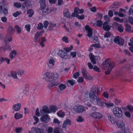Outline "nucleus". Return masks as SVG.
Segmentation results:
<instances>
[{
  "instance_id": "f257e3e1",
  "label": "nucleus",
  "mask_w": 133,
  "mask_h": 133,
  "mask_svg": "<svg viewBox=\"0 0 133 133\" xmlns=\"http://www.w3.org/2000/svg\"><path fill=\"white\" fill-rule=\"evenodd\" d=\"M99 92V87H97L96 88L95 86H93L91 88L89 93V97L92 99L91 101L94 104L101 105L103 106V103H101V99L96 95H98Z\"/></svg>"
},
{
  "instance_id": "f03ea898",
  "label": "nucleus",
  "mask_w": 133,
  "mask_h": 133,
  "mask_svg": "<svg viewBox=\"0 0 133 133\" xmlns=\"http://www.w3.org/2000/svg\"><path fill=\"white\" fill-rule=\"evenodd\" d=\"M59 75L56 72L52 73L50 72L45 73L43 76V79L45 81L51 82V87L57 86L59 83V82L55 81L59 77Z\"/></svg>"
},
{
  "instance_id": "7ed1b4c3",
  "label": "nucleus",
  "mask_w": 133,
  "mask_h": 133,
  "mask_svg": "<svg viewBox=\"0 0 133 133\" xmlns=\"http://www.w3.org/2000/svg\"><path fill=\"white\" fill-rule=\"evenodd\" d=\"M115 66V63L113 62H110L109 60L107 59L103 62L102 64V68L104 70H107V71L105 72L106 75L109 74L110 72Z\"/></svg>"
},
{
  "instance_id": "20e7f679",
  "label": "nucleus",
  "mask_w": 133,
  "mask_h": 133,
  "mask_svg": "<svg viewBox=\"0 0 133 133\" xmlns=\"http://www.w3.org/2000/svg\"><path fill=\"white\" fill-rule=\"evenodd\" d=\"M112 111L116 117L119 118L122 117L123 113L120 108L117 107H115Z\"/></svg>"
},
{
  "instance_id": "39448f33",
  "label": "nucleus",
  "mask_w": 133,
  "mask_h": 133,
  "mask_svg": "<svg viewBox=\"0 0 133 133\" xmlns=\"http://www.w3.org/2000/svg\"><path fill=\"white\" fill-rule=\"evenodd\" d=\"M58 55L61 58L64 59H68L70 58V56L68 54L67 52L62 50H59V51Z\"/></svg>"
},
{
  "instance_id": "423d86ee",
  "label": "nucleus",
  "mask_w": 133,
  "mask_h": 133,
  "mask_svg": "<svg viewBox=\"0 0 133 133\" xmlns=\"http://www.w3.org/2000/svg\"><path fill=\"white\" fill-rule=\"evenodd\" d=\"M5 5L3 2H0V13H3L4 15H6L8 14V9L5 8Z\"/></svg>"
},
{
  "instance_id": "0eeeda50",
  "label": "nucleus",
  "mask_w": 133,
  "mask_h": 133,
  "mask_svg": "<svg viewBox=\"0 0 133 133\" xmlns=\"http://www.w3.org/2000/svg\"><path fill=\"white\" fill-rule=\"evenodd\" d=\"M73 110L75 111L78 113H82L85 111L84 107L81 105L74 106Z\"/></svg>"
},
{
  "instance_id": "6e6552de",
  "label": "nucleus",
  "mask_w": 133,
  "mask_h": 133,
  "mask_svg": "<svg viewBox=\"0 0 133 133\" xmlns=\"http://www.w3.org/2000/svg\"><path fill=\"white\" fill-rule=\"evenodd\" d=\"M90 116L94 118L98 119L101 118L103 117L102 114L97 112L91 113L90 114Z\"/></svg>"
},
{
  "instance_id": "1a4fd4ad",
  "label": "nucleus",
  "mask_w": 133,
  "mask_h": 133,
  "mask_svg": "<svg viewBox=\"0 0 133 133\" xmlns=\"http://www.w3.org/2000/svg\"><path fill=\"white\" fill-rule=\"evenodd\" d=\"M114 41L115 43L121 45H123L124 44V40L119 36H117L115 38Z\"/></svg>"
},
{
  "instance_id": "9d476101",
  "label": "nucleus",
  "mask_w": 133,
  "mask_h": 133,
  "mask_svg": "<svg viewBox=\"0 0 133 133\" xmlns=\"http://www.w3.org/2000/svg\"><path fill=\"white\" fill-rule=\"evenodd\" d=\"M40 112L41 114L42 115L45 113H50L51 112L47 106H44L43 107L42 109L40 110Z\"/></svg>"
},
{
  "instance_id": "9b49d317",
  "label": "nucleus",
  "mask_w": 133,
  "mask_h": 133,
  "mask_svg": "<svg viewBox=\"0 0 133 133\" xmlns=\"http://www.w3.org/2000/svg\"><path fill=\"white\" fill-rule=\"evenodd\" d=\"M40 8L41 9L40 10V12H42V14L44 15H46L49 13V9L46 6H43L42 8L40 7Z\"/></svg>"
},
{
  "instance_id": "f8f14e48",
  "label": "nucleus",
  "mask_w": 133,
  "mask_h": 133,
  "mask_svg": "<svg viewBox=\"0 0 133 133\" xmlns=\"http://www.w3.org/2000/svg\"><path fill=\"white\" fill-rule=\"evenodd\" d=\"M85 29L88 32V36L89 37L92 36V34L93 30L89 25H86L85 27Z\"/></svg>"
},
{
  "instance_id": "ddd939ff",
  "label": "nucleus",
  "mask_w": 133,
  "mask_h": 133,
  "mask_svg": "<svg viewBox=\"0 0 133 133\" xmlns=\"http://www.w3.org/2000/svg\"><path fill=\"white\" fill-rule=\"evenodd\" d=\"M31 130L32 132H35V133H43L44 132L43 129L35 127L32 128Z\"/></svg>"
},
{
  "instance_id": "4468645a",
  "label": "nucleus",
  "mask_w": 133,
  "mask_h": 133,
  "mask_svg": "<svg viewBox=\"0 0 133 133\" xmlns=\"http://www.w3.org/2000/svg\"><path fill=\"white\" fill-rule=\"evenodd\" d=\"M111 26L109 25L108 22L105 21L103 24V28L104 30L108 31L110 29Z\"/></svg>"
},
{
  "instance_id": "2eb2a0df",
  "label": "nucleus",
  "mask_w": 133,
  "mask_h": 133,
  "mask_svg": "<svg viewBox=\"0 0 133 133\" xmlns=\"http://www.w3.org/2000/svg\"><path fill=\"white\" fill-rule=\"evenodd\" d=\"M117 125L122 131H124L125 129V125L124 123L121 121H118L117 123Z\"/></svg>"
},
{
  "instance_id": "dca6fc26",
  "label": "nucleus",
  "mask_w": 133,
  "mask_h": 133,
  "mask_svg": "<svg viewBox=\"0 0 133 133\" xmlns=\"http://www.w3.org/2000/svg\"><path fill=\"white\" fill-rule=\"evenodd\" d=\"M21 105L20 103H17L14 104L13 106L12 109L15 111H18L21 108Z\"/></svg>"
},
{
  "instance_id": "f3484780",
  "label": "nucleus",
  "mask_w": 133,
  "mask_h": 133,
  "mask_svg": "<svg viewBox=\"0 0 133 133\" xmlns=\"http://www.w3.org/2000/svg\"><path fill=\"white\" fill-rule=\"evenodd\" d=\"M114 25L118 27L117 30L120 32H122L123 31L124 28L122 25H119L116 22L114 23Z\"/></svg>"
},
{
  "instance_id": "a211bd4d",
  "label": "nucleus",
  "mask_w": 133,
  "mask_h": 133,
  "mask_svg": "<svg viewBox=\"0 0 133 133\" xmlns=\"http://www.w3.org/2000/svg\"><path fill=\"white\" fill-rule=\"evenodd\" d=\"M72 16L73 17H76L78 19L81 20L83 19L84 18V16L83 15L79 16L78 15H77L76 14H75V12H73L72 13Z\"/></svg>"
},
{
  "instance_id": "6ab92c4d",
  "label": "nucleus",
  "mask_w": 133,
  "mask_h": 133,
  "mask_svg": "<svg viewBox=\"0 0 133 133\" xmlns=\"http://www.w3.org/2000/svg\"><path fill=\"white\" fill-rule=\"evenodd\" d=\"M71 123V121L69 119H67L63 123L62 127L64 128H66L68 125H70Z\"/></svg>"
},
{
  "instance_id": "aec40b11",
  "label": "nucleus",
  "mask_w": 133,
  "mask_h": 133,
  "mask_svg": "<svg viewBox=\"0 0 133 133\" xmlns=\"http://www.w3.org/2000/svg\"><path fill=\"white\" fill-rule=\"evenodd\" d=\"M55 63V61L54 59H50L48 63V67L50 68H52L54 65Z\"/></svg>"
},
{
  "instance_id": "412c9836",
  "label": "nucleus",
  "mask_w": 133,
  "mask_h": 133,
  "mask_svg": "<svg viewBox=\"0 0 133 133\" xmlns=\"http://www.w3.org/2000/svg\"><path fill=\"white\" fill-rule=\"evenodd\" d=\"M17 54V53L15 50L12 51L10 53L9 57L11 59H13Z\"/></svg>"
},
{
  "instance_id": "4be33fe9",
  "label": "nucleus",
  "mask_w": 133,
  "mask_h": 133,
  "mask_svg": "<svg viewBox=\"0 0 133 133\" xmlns=\"http://www.w3.org/2000/svg\"><path fill=\"white\" fill-rule=\"evenodd\" d=\"M84 12V10L82 9H79L78 8H76L74 9V12L78 15V14H82Z\"/></svg>"
},
{
  "instance_id": "5701e85b",
  "label": "nucleus",
  "mask_w": 133,
  "mask_h": 133,
  "mask_svg": "<svg viewBox=\"0 0 133 133\" xmlns=\"http://www.w3.org/2000/svg\"><path fill=\"white\" fill-rule=\"evenodd\" d=\"M66 86L65 84H61L58 87V90L61 91H63L66 88Z\"/></svg>"
},
{
  "instance_id": "b1692460",
  "label": "nucleus",
  "mask_w": 133,
  "mask_h": 133,
  "mask_svg": "<svg viewBox=\"0 0 133 133\" xmlns=\"http://www.w3.org/2000/svg\"><path fill=\"white\" fill-rule=\"evenodd\" d=\"M101 102H102V104L103 103V104L104 105L103 106H102L101 105H98L99 106H101L102 107H103L105 106V105L108 108H109V107H113L114 105V104L113 103H104L102 101V100L101 99Z\"/></svg>"
},
{
  "instance_id": "393cba45",
  "label": "nucleus",
  "mask_w": 133,
  "mask_h": 133,
  "mask_svg": "<svg viewBox=\"0 0 133 133\" xmlns=\"http://www.w3.org/2000/svg\"><path fill=\"white\" fill-rule=\"evenodd\" d=\"M48 115H43L41 118V120L43 122H46L49 119Z\"/></svg>"
},
{
  "instance_id": "a878e982",
  "label": "nucleus",
  "mask_w": 133,
  "mask_h": 133,
  "mask_svg": "<svg viewBox=\"0 0 133 133\" xmlns=\"http://www.w3.org/2000/svg\"><path fill=\"white\" fill-rule=\"evenodd\" d=\"M10 76L12 77L14 79H18L17 76V73L14 71H11V72Z\"/></svg>"
},
{
  "instance_id": "bb28decb",
  "label": "nucleus",
  "mask_w": 133,
  "mask_h": 133,
  "mask_svg": "<svg viewBox=\"0 0 133 133\" xmlns=\"http://www.w3.org/2000/svg\"><path fill=\"white\" fill-rule=\"evenodd\" d=\"M108 119L110 121L112 124H114L115 123V120L113 117L112 115H109L108 117Z\"/></svg>"
},
{
  "instance_id": "cd10ccee",
  "label": "nucleus",
  "mask_w": 133,
  "mask_h": 133,
  "mask_svg": "<svg viewBox=\"0 0 133 133\" xmlns=\"http://www.w3.org/2000/svg\"><path fill=\"white\" fill-rule=\"evenodd\" d=\"M27 14L28 15L29 17H31L34 14V11L31 9H29L27 11Z\"/></svg>"
},
{
  "instance_id": "c85d7f7f",
  "label": "nucleus",
  "mask_w": 133,
  "mask_h": 133,
  "mask_svg": "<svg viewBox=\"0 0 133 133\" xmlns=\"http://www.w3.org/2000/svg\"><path fill=\"white\" fill-rule=\"evenodd\" d=\"M23 117L22 114H19L18 113H16L14 115V117L16 119H18L22 118Z\"/></svg>"
},
{
  "instance_id": "c756f323",
  "label": "nucleus",
  "mask_w": 133,
  "mask_h": 133,
  "mask_svg": "<svg viewBox=\"0 0 133 133\" xmlns=\"http://www.w3.org/2000/svg\"><path fill=\"white\" fill-rule=\"evenodd\" d=\"M90 59L91 60V62L94 64H96V62L95 60V57L94 55H89Z\"/></svg>"
},
{
  "instance_id": "7c9ffc66",
  "label": "nucleus",
  "mask_w": 133,
  "mask_h": 133,
  "mask_svg": "<svg viewBox=\"0 0 133 133\" xmlns=\"http://www.w3.org/2000/svg\"><path fill=\"white\" fill-rule=\"evenodd\" d=\"M50 111L52 112H55L57 110V109L56 107L54 105H51L50 107Z\"/></svg>"
},
{
  "instance_id": "2f4dec72",
  "label": "nucleus",
  "mask_w": 133,
  "mask_h": 133,
  "mask_svg": "<svg viewBox=\"0 0 133 133\" xmlns=\"http://www.w3.org/2000/svg\"><path fill=\"white\" fill-rule=\"evenodd\" d=\"M45 0H40L39 3H40L41 8H42L43 6H46Z\"/></svg>"
},
{
  "instance_id": "473e14b6",
  "label": "nucleus",
  "mask_w": 133,
  "mask_h": 133,
  "mask_svg": "<svg viewBox=\"0 0 133 133\" xmlns=\"http://www.w3.org/2000/svg\"><path fill=\"white\" fill-rule=\"evenodd\" d=\"M82 73L84 77H86V75L88 74L86 71V69L84 68H83L82 69Z\"/></svg>"
},
{
  "instance_id": "72a5a7b5",
  "label": "nucleus",
  "mask_w": 133,
  "mask_h": 133,
  "mask_svg": "<svg viewBox=\"0 0 133 133\" xmlns=\"http://www.w3.org/2000/svg\"><path fill=\"white\" fill-rule=\"evenodd\" d=\"M76 121L78 122H82L84 121V118L81 116H79L76 119Z\"/></svg>"
},
{
  "instance_id": "f704fd0d",
  "label": "nucleus",
  "mask_w": 133,
  "mask_h": 133,
  "mask_svg": "<svg viewBox=\"0 0 133 133\" xmlns=\"http://www.w3.org/2000/svg\"><path fill=\"white\" fill-rule=\"evenodd\" d=\"M125 30L126 31L131 32V26L129 25L126 24L125 26Z\"/></svg>"
},
{
  "instance_id": "c9c22d12",
  "label": "nucleus",
  "mask_w": 133,
  "mask_h": 133,
  "mask_svg": "<svg viewBox=\"0 0 133 133\" xmlns=\"http://www.w3.org/2000/svg\"><path fill=\"white\" fill-rule=\"evenodd\" d=\"M56 26V24L51 23L49 24L48 28L50 30H51L53 28L55 27Z\"/></svg>"
},
{
  "instance_id": "e433bc0d",
  "label": "nucleus",
  "mask_w": 133,
  "mask_h": 133,
  "mask_svg": "<svg viewBox=\"0 0 133 133\" xmlns=\"http://www.w3.org/2000/svg\"><path fill=\"white\" fill-rule=\"evenodd\" d=\"M22 14V12L21 11H17L12 14L13 16L15 17H16L19 15Z\"/></svg>"
},
{
  "instance_id": "4c0bfd02",
  "label": "nucleus",
  "mask_w": 133,
  "mask_h": 133,
  "mask_svg": "<svg viewBox=\"0 0 133 133\" xmlns=\"http://www.w3.org/2000/svg\"><path fill=\"white\" fill-rule=\"evenodd\" d=\"M40 36V34L38 32H37L35 35V38L34 41L35 42H36L37 41V39L39 38V37Z\"/></svg>"
},
{
  "instance_id": "58836bf2",
  "label": "nucleus",
  "mask_w": 133,
  "mask_h": 133,
  "mask_svg": "<svg viewBox=\"0 0 133 133\" xmlns=\"http://www.w3.org/2000/svg\"><path fill=\"white\" fill-rule=\"evenodd\" d=\"M64 16L66 17H70V16L68 10H65L64 12Z\"/></svg>"
},
{
  "instance_id": "ea45409f",
  "label": "nucleus",
  "mask_w": 133,
  "mask_h": 133,
  "mask_svg": "<svg viewBox=\"0 0 133 133\" xmlns=\"http://www.w3.org/2000/svg\"><path fill=\"white\" fill-rule=\"evenodd\" d=\"M47 131L48 133H52L54 132V130L52 127H49Z\"/></svg>"
},
{
  "instance_id": "a19ab883",
  "label": "nucleus",
  "mask_w": 133,
  "mask_h": 133,
  "mask_svg": "<svg viewBox=\"0 0 133 133\" xmlns=\"http://www.w3.org/2000/svg\"><path fill=\"white\" fill-rule=\"evenodd\" d=\"M15 28L17 32L18 33H20L21 31V28L18 25H16L15 26Z\"/></svg>"
},
{
  "instance_id": "79ce46f5",
  "label": "nucleus",
  "mask_w": 133,
  "mask_h": 133,
  "mask_svg": "<svg viewBox=\"0 0 133 133\" xmlns=\"http://www.w3.org/2000/svg\"><path fill=\"white\" fill-rule=\"evenodd\" d=\"M30 27L31 25L30 24H27L25 26V28L28 32H29L30 30Z\"/></svg>"
},
{
  "instance_id": "37998d69",
  "label": "nucleus",
  "mask_w": 133,
  "mask_h": 133,
  "mask_svg": "<svg viewBox=\"0 0 133 133\" xmlns=\"http://www.w3.org/2000/svg\"><path fill=\"white\" fill-rule=\"evenodd\" d=\"M43 28V24L42 23H39L37 27V29L39 30H42Z\"/></svg>"
},
{
  "instance_id": "c03bdc74",
  "label": "nucleus",
  "mask_w": 133,
  "mask_h": 133,
  "mask_svg": "<svg viewBox=\"0 0 133 133\" xmlns=\"http://www.w3.org/2000/svg\"><path fill=\"white\" fill-rule=\"evenodd\" d=\"M102 25V22L100 20H98L97 22L96 25L98 27H101Z\"/></svg>"
},
{
  "instance_id": "a18cd8bd",
  "label": "nucleus",
  "mask_w": 133,
  "mask_h": 133,
  "mask_svg": "<svg viewBox=\"0 0 133 133\" xmlns=\"http://www.w3.org/2000/svg\"><path fill=\"white\" fill-rule=\"evenodd\" d=\"M127 108L130 112H133V107L132 106L128 105L127 106Z\"/></svg>"
},
{
  "instance_id": "49530a36",
  "label": "nucleus",
  "mask_w": 133,
  "mask_h": 133,
  "mask_svg": "<svg viewBox=\"0 0 133 133\" xmlns=\"http://www.w3.org/2000/svg\"><path fill=\"white\" fill-rule=\"evenodd\" d=\"M114 20L118 22H122L123 21V20L122 19H120L118 17H115L114 18Z\"/></svg>"
},
{
  "instance_id": "de8ad7c7",
  "label": "nucleus",
  "mask_w": 133,
  "mask_h": 133,
  "mask_svg": "<svg viewBox=\"0 0 133 133\" xmlns=\"http://www.w3.org/2000/svg\"><path fill=\"white\" fill-rule=\"evenodd\" d=\"M93 69L95 71H97L98 72H101L99 68L97 66L95 65L93 68Z\"/></svg>"
},
{
  "instance_id": "09e8293b",
  "label": "nucleus",
  "mask_w": 133,
  "mask_h": 133,
  "mask_svg": "<svg viewBox=\"0 0 133 133\" xmlns=\"http://www.w3.org/2000/svg\"><path fill=\"white\" fill-rule=\"evenodd\" d=\"M49 24V22L47 21H45L43 23L44 27V28L46 29Z\"/></svg>"
},
{
  "instance_id": "8fccbe9b",
  "label": "nucleus",
  "mask_w": 133,
  "mask_h": 133,
  "mask_svg": "<svg viewBox=\"0 0 133 133\" xmlns=\"http://www.w3.org/2000/svg\"><path fill=\"white\" fill-rule=\"evenodd\" d=\"M14 6L17 8H19L21 7V5L20 3L15 2L14 4Z\"/></svg>"
},
{
  "instance_id": "3c124183",
  "label": "nucleus",
  "mask_w": 133,
  "mask_h": 133,
  "mask_svg": "<svg viewBox=\"0 0 133 133\" xmlns=\"http://www.w3.org/2000/svg\"><path fill=\"white\" fill-rule=\"evenodd\" d=\"M94 47L95 48H99L100 46L98 43L94 44L91 45V47Z\"/></svg>"
},
{
  "instance_id": "603ef678",
  "label": "nucleus",
  "mask_w": 133,
  "mask_h": 133,
  "mask_svg": "<svg viewBox=\"0 0 133 133\" xmlns=\"http://www.w3.org/2000/svg\"><path fill=\"white\" fill-rule=\"evenodd\" d=\"M70 55L73 58L75 57L76 55V52L75 51H72L70 52Z\"/></svg>"
},
{
  "instance_id": "864d4df0",
  "label": "nucleus",
  "mask_w": 133,
  "mask_h": 133,
  "mask_svg": "<svg viewBox=\"0 0 133 133\" xmlns=\"http://www.w3.org/2000/svg\"><path fill=\"white\" fill-rule=\"evenodd\" d=\"M57 115L60 117H63L65 115V114L64 112H58L57 113Z\"/></svg>"
},
{
  "instance_id": "5fc2aeb1",
  "label": "nucleus",
  "mask_w": 133,
  "mask_h": 133,
  "mask_svg": "<svg viewBox=\"0 0 133 133\" xmlns=\"http://www.w3.org/2000/svg\"><path fill=\"white\" fill-rule=\"evenodd\" d=\"M73 48V46L72 45H71L70 47H68V48H65L64 49L66 51V52H69Z\"/></svg>"
},
{
  "instance_id": "6e6d98bb",
  "label": "nucleus",
  "mask_w": 133,
  "mask_h": 133,
  "mask_svg": "<svg viewBox=\"0 0 133 133\" xmlns=\"http://www.w3.org/2000/svg\"><path fill=\"white\" fill-rule=\"evenodd\" d=\"M14 31V29L13 28L11 25H9L8 28V31L9 32H11Z\"/></svg>"
},
{
  "instance_id": "4d7b16f0",
  "label": "nucleus",
  "mask_w": 133,
  "mask_h": 133,
  "mask_svg": "<svg viewBox=\"0 0 133 133\" xmlns=\"http://www.w3.org/2000/svg\"><path fill=\"white\" fill-rule=\"evenodd\" d=\"M85 79H88L89 80H91L93 79V77L90 76L89 75H88V74H87V75H86V77H84Z\"/></svg>"
},
{
  "instance_id": "13d9d810",
  "label": "nucleus",
  "mask_w": 133,
  "mask_h": 133,
  "mask_svg": "<svg viewBox=\"0 0 133 133\" xmlns=\"http://www.w3.org/2000/svg\"><path fill=\"white\" fill-rule=\"evenodd\" d=\"M62 39L63 41L65 43H67L68 42V38L66 37L65 36L63 37H62Z\"/></svg>"
},
{
  "instance_id": "bf43d9fd",
  "label": "nucleus",
  "mask_w": 133,
  "mask_h": 133,
  "mask_svg": "<svg viewBox=\"0 0 133 133\" xmlns=\"http://www.w3.org/2000/svg\"><path fill=\"white\" fill-rule=\"evenodd\" d=\"M83 80L84 79L82 77H80L78 78L77 80V81L78 83H81L83 82Z\"/></svg>"
},
{
  "instance_id": "052dcab7",
  "label": "nucleus",
  "mask_w": 133,
  "mask_h": 133,
  "mask_svg": "<svg viewBox=\"0 0 133 133\" xmlns=\"http://www.w3.org/2000/svg\"><path fill=\"white\" fill-rule=\"evenodd\" d=\"M12 40V38L11 37H6L5 40V42H7L8 41L10 42Z\"/></svg>"
},
{
  "instance_id": "680f3d73",
  "label": "nucleus",
  "mask_w": 133,
  "mask_h": 133,
  "mask_svg": "<svg viewBox=\"0 0 133 133\" xmlns=\"http://www.w3.org/2000/svg\"><path fill=\"white\" fill-rule=\"evenodd\" d=\"M17 74L19 75H22L24 74V71L23 70H19L18 71Z\"/></svg>"
},
{
  "instance_id": "e2e57ef3",
  "label": "nucleus",
  "mask_w": 133,
  "mask_h": 133,
  "mask_svg": "<svg viewBox=\"0 0 133 133\" xmlns=\"http://www.w3.org/2000/svg\"><path fill=\"white\" fill-rule=\"evenodd\" d=\"M75 81L74 80H69L67 82L69 83L71 85H73L75 84Z\"/></svg>"
},
{
  "instance_id": "0e129e2a",
  "label": "nucleus",
  "mask_w": 133,
  "mask_h": 133,
  "mask_svg": "<svg viewBox=\"0 0 133 133\" xmlns=\"http://www.w3.org/2000/svg\"><path fill=\"white\" fill-rule=\"evenodd\" d=\"M103 95L104 97L105 98H108L109 97V95L108 92H104Z\"/></svg>"
},
{
  "instance_id": "69168bd1",
  "label": "nucleus",
  "mask_w": 133,
  "mask_h": 133,
  "mask_svg": "<svg viewBox=\"0 0 133 133\" xmlns=\"http://www.w3.org/2000/svg\"><path fill=\"white\" fill-rule=\"evenodd\" d=\"M128 21L131 24H133V17H130L128 18Z\"/></svg>"
},
{
  "instance_id": "338daca9",
  "label": "nucleus",
  "mask_w": 133,
  "mask_h": 133,
  "mask_svg": "<svg viewBox=\"0 0 133 133\" xmlns=\"http://www.w3.org/2000/svg\"><path fill=\"white\" fill-rule=\"evenodd\" d=\"M54 133H60L59 131V129L58 128H55L54 129Z\"/></svg>"
},
{
  "instance_id": "774afa93",
  "label": "nucleus",
  "mask_w": 133,
  "mask_h": 133,
  "mask_svg": "<svg viewBox=\"0 0 133 133\" xmlns=\"http://www.w3.org/2000/svg\"><path fill=\"white\" fill-rule=\"evenodd\" d=\"M130 42L128 43L129 46L133 45V38H132L130 40Z\"/></svg>"
}]
</instances>
